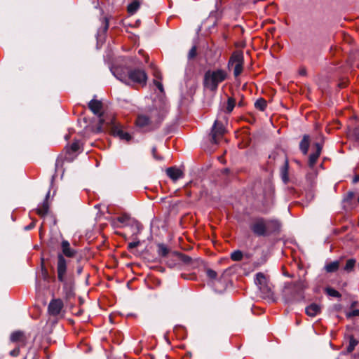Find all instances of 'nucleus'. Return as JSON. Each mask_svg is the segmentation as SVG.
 Here are the masks:
<instances>
[{
	"label": "nucleus",
	"mask_w": 359,
	"mask_h": 359,
	"mask_svg": "<svg viewBox=\"0 0 359 359\" xmlns=\"http://www.w3.org/2000/svg\"><path fill=\"white\" fill-rule=\"evenodd\" d=\"M235 107V100L232 97H229L227 101V106H226V111L227 113H230L233 111V108Z\"/></svg>",
	"instance_id": "nucleus-29"
},
{
	"label": "nucleus",
	"mask_w": 359,
	"mask_h": 359,
	"mask_svg": "<svg viewBox=\"0 0 359 359\" xmlns=\"http://www.w3.org/2000/svg\"><path fill=\"white\" fill-rule=\"evenodd\" d=\"M359 182V174H358V175H355V176L354 177V178H353V182H354V183H356V182Z\"/></svg>",
	"instance_id": "nucleus-42"
},
{
	"label": "nucleus",
	"mask_w": 359,
	"mask_h": 359,
	"mask_svg": "<svg viewBox=\"0 0 359 359\" xmlns=\"http://www.w3.org/2000/svg\"><path fill=\"white\" fill-rule=\"evenodd\" d=\"M354 358H356V359H359V353H355V354L354 355Z\"/></svg>",
	"instance_id": "nucleus-43"
},
{
	"label": "nucleus",
	"mask_w": 359,
	"mask_h": 359,
	"mask_svg": "<svg viewBox=\"0 0 359 359\" xmlns=\"http://www.w3.org/2000/svg\"><path fill=\"white\" fill-rule=\"evenodd\" d=\"M297 294L296 284H287L283 290V299L285 304L294 302L297 299Z\"/></svg>",
	"instance_id": "nucleus-4"
},
{
	"label": "nucleus",
	"mask_w": 359,
	"mask_h": 359,
	"mask_svg": "<svg viewBox=\"0 0 359 359\" xmlns=\"http://www.w3.org/2000/svg\"><path fill=\"white\" fill-rule=\"evenodd\" d=\"M63 307V302L61 299H53L48 305V312L52 316L58 315Z\"/></svg>",
	"instance_id": "nucleus-8"
},
{
	"label": "nucleus",
	"mask_w": 359,
	"mask_h": 359,
	"mask_svg": "<svg viewBox=\"0 0 359 359\" xmlns=\"http://www.w3.org/2000/svg\"><path fill=\"white\" fill-rule=\"evenodd\" d=\"M309 147V136L304 135L300 142L299 148H300L301 151H302V153L304 155H306L308 152Z\"/></svg>",
	"instance_id": "nucleus-19"
},
{
	"label": "nucleus",
	"mask_w": 359,
	"mask_h": 359,
	"mask_svg": "<svg viewBox=\"0 0 359 359\" xmlns=\"http://www.w3.org/2000/svg\"><path fill=\"white\" fill-rule=\"evenodd\" d=\"M108 27H109V22H108L107 19L106 18L105 19V25H104V32H106L108 29Z\"/></svg>",
	"instance_id": "nucleus-40"
},
{
	"label": "nucleus",
	"mask_w": 359,
	"mask_h": 359,
	"mask_svg": "<svg viewBox=\"0 0 359 359\" xmlns=\"http://www.w3.org/2000/svg\"><path fill=\"white\" fill-rule=\"evenodd\" d=\"M49 195H50V191H48L47 193L46 196V199L43 202V203L41 205H39V207L36 209L37 214L39 215L41 217L45 216L46 215V213L48 212V211L49 205H48V198L49 197Z\"/></svg>",
	"instance_id": "nucleus-15"
},
{
	"label": "nucleus",
	"mask_w": 359,
	"mask_h": 359,
	"mask_svg": "<svg viewBox=\"0 0 359 359\" xmlns=\"http://www.w3.org/2000/svg\"><path fill=\"white\" fill-rule=\"evenodd\" d=\"M111 72L119 81L128 84L129 81L144 86L147 83V75L144 69L135 68L126 69L121 67H113Z\"/></svg>",
	"instance_id": "nucleus-1"
},
{
	"label": "nucleus",
	"mask_w": 359,
	"mask_h": 359,
	"mask_svg": "<svg viewBox=\"0 0 359 359\" xmlns=\"http://www.w3.org/2000/svg\"><path fill=\"white\" fill-rule=\"evenodd\" d=\"M139 53H140V54H142V53H143V50H139Z\"/></svg>",
	"instance_id": "nucleus-44"
},
{
	"label": "nucleus",
	"mask_w": 359,
	"mask_h": 359,
	"mask_svg": "<svg viewBox=\"0 0 359 359\" xmlns=\"http://www.w3.org/2000/svg\"><path fill=\"white\" fill-rule=\"evenodd\" d=\"M356 263V260L355 259H349L347 260L346 265L344 267V270L346 272H351L353 271Z\"/></svg>",
	"instance_id": "nucleus-24"
},
{
	"label": "nucleus",
	"mask_w": 359,
	"mask_h": 359,
	"mask_svg": "<svg viewBox=\"0 0 359 359\" xmlns=\"http://www.w3.org/2000/svg\"><path fill=\"white\" fill-rule=\"evenodd\" d=\"M270 222V221L265 220L263 218H257L251 224L250 229L255 235L264 236L267 235Z\"/></svg>",
	"instance_id": "nucleus-3"
},
{
	"label": "nucleus",
	"mask_w": 359,
	"mask_h": 359,
	"mask_svg": "<svg viewBox=\"0 0 359 359\" xmlns=\"http://www.w3.org/2000/svg\"><path fill=\"white\" fill-rule=\"evenodd\" d=\"M321 308L317 304H311L306 308V313L311 317H314L320 312Z\"/></svg>",
	"instance_id": "nucleus-16"
},
{
	"label": "nucleus",
	"mask_w": 359,
	"mask_h": 359,
	"mask_svg": "<svg viewBox=\"0 0 359 359\" xmlns=\"http://www.w3.org/2000/svg\"><path fill=\"white\" fill-rule=\"evenodd\" d=\"M158 253L162 257H165L168 254V249L163 244H159L158 245Z\"/></svg>",
	"instance_id": "nucleus-27"
},
{
	"label": "nucleus",
	"mask_w": 359,
	"mask_h": 359,
	"mask_svg": "<svg viewBox=\"0 0 359 359\" xmlns=\"http://www.w3.org/2000/svg\"><path fill=\"white\" fill-rule=\"evenodd\" d=\"M34 226V224H31L25 227V230H30L31 229H32L33 227Z\"/></svg>",
	"instance_id": "nucleus-41"
},
{
	"label": "nucleus",
	"mask_w": 359,
	"mask_h": 359,
	"mask_svg": "<svg viewBox=\"0 0 359 359\" xmlns=\"http://www.w3.org/2000/svg\"><path fill=\"white\" fill-rule=\"evenodd\" d=\"M207 276L211 279H215L217 277V273L214 270L208 269L206 271Z\"/></svg>",
	"instance_id": "nucleus-33"
},
{
	"label": "nucleus",
	"mask_w": 359,
	"mask_h": 359,
	"mask_svg": "<svg viewBox=\"0 0 359 359\" xmlns=\"http://www.w3.org/2000/svg\"><path fill=\"white\" fill-rule=\"evenodd\" d=\"M226 77L227 73L224 69L208 70L204 75V87L210 91H216L219 84L226 80Z\"/></svg>",
	"instance_id": "nucleus-2"
},
{
	"label": "nucleus",
	"mask_w": 359,
	"mask_h": 359,
	"mask_svg": "<svg viewBox=\"0 0 359 359\" xmlns=\"http://www.w3.org/2000/svg\"><path fill=\"white\" fill-rule=\"evenodd\" d=\"M114 134L116 136H118L121 140H126L127 142H128L131 139V136L129 133L120 129L115 130Z\"/></svg>",
	"instance_id": "nucleus-21"
},
{
	"label": "nucleus",
	"mask_w": 359,
	"mask_h": 359,
	"mask_svg": "<svg viewBox=\"0 0 359 359\" xmlns=\"http://www.w3.org/2000/svg\"><path fill=\"white\" fill-rule=\"evenodd\" d=\"M355 316H359V309H354L351 311L346 313V317L348 318H353Z\"/></svg>",
	"instance_id": "nucleus-32"
},
{
	"label": "nucleus",
	"mask_w": 359,
	"mask_h": 359,
	"mask_svg": "<svg viewBox=\"0 0 359 359\" xmlns=\"http://www.w3.org/2000/svg\"><path fill=\"white\" fill-rule=\"evenodd\" d=\"M19 354V347L14 348L10 352V355L12 356H17Z\"/></svg>",
	"instance_id": "nucleus-37"
},
{
	"label": "nucleus",
	"mask_w": 359,
	"mask_h": 359,
	"mask_svg": "<svg viewBox=\"0 0 359 359\" xmlns=\"http://www.w3.org/2000/svg\"><path fill=\"white\" fill-rule=\"evenodd\" d=\"M182 260L184 262V263H189L190 261L191 260V257H189V256H187V255H182Z\"/></svg>",
	"instance_id": "nucleus-38"
},
{
	"label": "nucleus",
	"mask_w": 359,
	"mask_h": 359,
	"mask_svg": "<svg viewBox=\"0 0 359 359\" xmlns=\"http://www.w3.org/2000/svg\"><path fill=\"white\" fill-rule=\"evenodd\" d=\"M88 107L94 114L97 115L100 118L101 117V111L102 109V103L101 101L93 99L88 103Z\"/></svg>",
	"instance_id": "nucleus-10"
},
{
	"label": "nucleus",
	"mask_w": 359,
	"mask_h": 359,
	"mask_svg": "<svg viewBox=\"0 0 359 359\" xmlns=\"http://www.w3.org/2000/svg\"><path fill=\"white\" fill-rule=\"evenodd\" d=\"M57 278L60 282H65V275L67 271V262L63 255L59 254L57 256Z\"/></svg>",
	"instance_id": "nucleus-7"
},
{
	"label": "nucleus",
	"mask_w": 359,
	"mask_h": 359,
	"mask_svg": "<svg viewBox=\"0 0 359 359\" xmlns=\"http://www.w3.org/2000/svg\"><path fill=\"white\" fill-rule=\"evenodd\" d=\"M315 146L316 151V152L311 154L309 158V164L310 167H313L316 164L322 151V146L320 144L316 143Z\"/></svg>",
	"instance_id": "nucleus-12"
},
{
	"label": "nucleus",
	"mask_w": 359,
	"mask_h": 359,
	"mask_svg": "<svg viewBox=\"0 0 359 359\" xmlns=\"http://www.w3.org/2000/svg\"><path fill=\"white\" fill-rule=\"evenodd\" d=\"M255 106L257 109H259L261 111H264L266 107V102L262 98L258 99L255 102Z\"/></svg>",
	"instance_id": "nucleus-26"
},
{
	"label": "nucleus",
	"mask_w": 359,
	"mask_h": 359,
	"mask_svg": "<svg viewBox=\"0 0 359 359\" xmlns=\"http://www.w3.org/2000/svg\"><path fill=\"white\" fill-rule=\"evenodd\" d=\"M255 283L263 294L268 295L270 293V287L268 285L266 277L263 273L259 272L256 274Z\"/></svg>",
	"instance_id": "nucleus-6"
},
{
	"label": "nucleus",
	"mask_w": 359,
	"mask_h": 359,
	"mask_svg": "<svg viewBox=\"0 0 359 359\" xmlns=\"http://www.w3.org/2000/svg\"><path fill=\"white\" fill-rule=\"evenodd\" d=\"M280 175L282 180L285 184L288 182V162L285 161L284 165L281 168Z\"/></svg>",
	"instance_id": "nucleus-20"
},
{
	"label": "nucleus",
	"mask_w": 359,
	"mask_h": 359,
	"mask_svg": "<svg viewBox=\"0 0 359 359\" xmlns=\"http://www.w3.org/2000/svg\"><path fill=\"white\" fill-rule=\"evenodd\" d=\"M166 174L175 182L183 177V172L176 167L168 168L166 170Z\"/></svg>",
	"instance_id": "nucleus-11"
},
{
	"label": "nucleus",
	"mask_w": 359,
	"mask_h": 359,
	"mask_svg": "<svg viewBox=\"0 0 359 359\" xmlns=\"http://www.w3.org/2000/svg\"><path fill=\"white\" fill-rule=\"evenodd\" d=\"M140 242L139 241L130 242L128 244V249L129 250L137 247L140 245Z\"/></svg>",
	"instance_id": "nucleus-34"
},
{
	"label": "nucleus",
	"mask_w": 359,
	"mask_h": 359,
	"mask_svg": "<svg viewBox=\"0 0 359 359\" xmlns=\"http://www.w3.org/2000/svg\"><path fill=\"white\" fill-rule=\"evenodd\" d=\"M81 142L79 140H75L70 146V150L72 152H76L80 149Z\"/></svg>",
	"instance_id": "nucleus-30"
},
{
	"label": "nucleus",
	"mask_w": 359,
	"mask_h": 359,
	"mask_svg": "<svg viewBox=\"0 0 359 359\" xmlns=\"http://www.w3.org/2000/svg\"><path fill=\"white\" fill-rule=\"evenodd\" d=\"M154 83L155 84V86L158 88V89L161 91V92H163V84L158 81H156V80H154Z\"/></svg>",
	"instance_id": "nucleus-36"
},
{
	"label": "nucleus",
	"mask_w": 359,
	"mask_h": 359,
	"mask_svg": "<svg viewBox=\"0 0 359 359\" xmlns=\"http://www.w3.org/2000/svg\"><path fill=\"white\" fill-rule=\"evenodd\" d=\"M325 292L328 296L332 297L340 298L341 297V294L332 287H326Z\"/></svg>",
	"instance_id": "nucleus-25"
},
{
	"label": "nucleus",
	"mask_w": 359,
	"mask_h": 359,
	"mask_svg": "<svg viewBox=\"0 0 359 359\" xmlns=\"http://www.w3.org/2000/svg\"><path fill=\"white\" fill-rule=\"evenodd\" d=\"M358 201H359V198H358Z\"/></svg>",
	"instance_id": "nucleus-46"
},
{
	"label": "nucleus",
	"mask_w": 359,
	"mask_h": 359,
	"mask_svg": "<svg viewBox=\"0 0 359 359\" xmlns=\"http://www.w3.org/2000/svg\"><path fill=\"white\" fill-rule=\"evenodd\" d=\"M358 344V341L353 337V336L349 337L348 345L347 346V352L351 353L355 347Z\"/></svg>",
	"instance_id": "nucleus-22"
},
{
	"label": "nucleus",
	"mask_w": 359,
	"mask_h": 359,
	"mask_svg": "<svg viewBox=\"0 0 359 359\" xmlns=\"http://www.w3.org/2000/svg\"><path fill=\"white\" fill-rule=\"evenodd\" d=\"M243 253L240 250H236L231 254V258L233 261H240L242 259Z\"/></svg>",
	"instance_id": "nucleus-28"
},
{
	"label": "nucleus",
	"mask_w": 359,
	"mask_h": 359,
	"mask_svg": "<svg viewBox=\"0 0 359 359\" xmlns=\"http://www.w3.org/2000/svg\"><path fill=\"white\" fill-rule=\"evenodd\" d=\"M225 132L226 129L222 121L219 119L215 120L211 131L212 142L217 144L219 139L223 136Z\"/></svg>",
	"instance_id": "nucleus-5"
},
{
	"label": "nucleus",
	"mask_w": 359,
	"mask_h": 359,
	"mask_svg": "<svg viewBox=\"0 0 359 359\" xmlns=\"http://www.w3.org/2000/svg\"><path fill=\"white\" fill-rule=\"evenodd\" d=\"M235 64L233 74L236 77L239 76L243 71V60L240 55H236L231 57L229 64Z\"/></svg>",
	"instance_id": "nucleus-9"
},
{
	"label": "nucleus",
	"mask_w": 359,
	"mask_h": 359,
	"mask_svg": "<svg viewBox=\"0 0 359 359\" xmlns=\"http://www.w3.org/2000/svg\"><path fill=\"white\" fill-rule=\"evenodd\" d=\"M140 6V1H132L128 6V12L130 15H133L138 10Z\"/></svg>",
	"instance_id": "nucleus-23"
},
{
	"label": "nucleus",
	"mask_w": 359,
	"mask_h": 359,
	"mask_svg": "<svg viewBox=\"0 0 359 359\" xmlns=\"http://www.w3.org/2000/svg\"><path fill=\"white\" fill-rule=\"evenodd\" d=\"M156 147H153L152 148V154H153L154 158H155L156 159H158V160H161L162 158L157 156L156 154Z\"/></svg>",
	"instance_id": "nucleus-39"
},
{
	"label": "nucleus",
	"mask_w": 359,
	"mask_h": 359,
	"mask_svg": "<svg viewBox=\"0 0 359 359\" xmlns=\"http://www.w3.org/2000/svg\"><path fill=\"white\" fill-rule=\"evenodd\" d=\"M339 266H340L339 261L336 260L334 262H331L330 263H327L325 265L324 269L326 271V272H327V273H333V272L337 271L339 269Z\"/></svg>",
	"instance_id": "nucleus-18"
},
{
	"label": "nucleus",
	"mask_w": 359,
	"mask_h": 359,
	"mask_svg": "<svg viewBox=\"0 0 359 359\" xmlns=\"http://www.w3.org/2000/svg\"><path fill=\"white\" fill-rule=\"evenodd\" d=\"M152 118V116H148L144 114L138 115L136 119V124L137 126L142 128L148 126L150 123V120Z\"/></svg>",
	"instance_id": "nucleus-17"
},
{
	"label": "nucleus",
	"mask_w": 359,
	"mask_h": 359,
	"mask_svg": "<svg viewBox=\"0 0 359 359\" xmlns=\"http://www.w3.org/2000/svg\"><path fill=\"white\" fill-rule=\"evenodd\" d=\"M147 59H148V57H146V58H145V62H147Z\"/></svg>",
	"instance_id": "nucleus-45"
},
{
	"label": "nucleus",
	"mask_w": 359,
	"mask_h": 359,
	"mask_svg": "<svg viewBox=\"0 0 359 359\" xmlns=\"http://www.w3.org/2000/svg\"><path fill=\"white\" fill-rule=\"evenodd\" d=\"M25 337L22 332L17 331L11 335V340L13 342L19 343V346H24L25 344Z\"/></svg>",
	"instance_id": "nucleus-14"
},
{
	"label": "nucleus",
	"mask_w": 359,
	"mask_h": 359,
	"mask_svg": "<svg viewBox=\"0 0 359 359\" xmlns=\"http://www.w3.org/2000/svg\"><path fill=\"white\" fill-rule=\"evenodd\" d=\"M61 248L62 253L68 257H72L76 253V251L75 250L71 248L70 244L67 241H62Z\"/></svg>",
	"instance_id": "nucleus-13"
},
{
	"label": "nucleus",
	"mask_w": 359,
	"mask_h": 359,
	"mask_svg": "<svg viewBox=\"0 0 359 359\" xmlns=\"http://www.w3.org/2000/svg\"><path fill=\"white\" fill-rule=\"evenodd\" d=\"M118 221L121 223H126L128 219H129V217L128 215H122V216H120L117 218Z\"/></svg>",
	"instance_id": "nucleus-35"
},
{
	"label": "nucleus",
	"mask_w": 359,
	"mask_h": 359,
	"mask_svg": "<svg viewBox=\"0 0 359 359\" xmlns=\"http://www.w3.org/2000/svg\"><path fill=\"white\" fill-rule=\"evenodd\" d=\"M196 55V47L195 46H194L189 51V53H188V58L189 60L191 59H193L194 57H195Z\"/></svg>",
	"instance_id": "nucleus-31"
}]
</instances>
